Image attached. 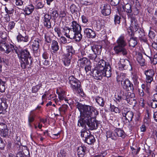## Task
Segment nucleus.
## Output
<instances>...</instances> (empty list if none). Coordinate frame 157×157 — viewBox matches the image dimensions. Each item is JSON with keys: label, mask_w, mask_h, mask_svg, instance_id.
Returning <instances> with one entry per match:
<instances>
[{"label": "nucleus", "mask_w": 157, "mask_h": 157, "mask_svg": "<svg viewBox=\"0 0 157 157\" xmlns=\"http://www.w3.org/2000/svg\"><path fill=\"white\" fill-rule=\"evenodd\" d=\"M76 107L80 112V118L78 121V125L84 128L87 125L91 130L98 128V123L95 117L98 111L93 106L78 103Z\"/></svg>", "instance_id": "1"}, {"label": "nucleus", "mask_w": 157, "mask_h": 157, "mask_svg": "<svg viewBox=\"0 0 157 157\" xmlns=\"http://www.w3.org/2000/svg\"><path fill=\"white\" fill-rule=\"evenodd\" d=\"M93 76L95 79L101 80L102 77H109L111 75V69L109 65L105 61L100 60L98 63L96 69L93 71Z\"/></svg>", "instance_id": "2"}, {"label": "nucleus", "mask_w": 157, "mask_h": 157, "mask_svg": "<svg viewBox=\"0 0 157 157\" xmlns=\"http://www.w3.org/2000/svg\"><path fill=\"white\" fill-rule=\"evenodd\" d=\"M20 59L21 60V66L23 68L26 67H29L31 65L32 61L29 52L27 49L22 50L20 54Z\"/></svg>", "instance_id": "3"}, {"label": "nucleus", "mask_w": 157, "mask_h": 157, "mask_svg": "<svg viewBox=\"0 0 157 157\" xmlns=\"http://www.w3.org/2000/svg\"><path fill=\"white\" fill-rule=\"evenodd\" d=\"M69 83L74 91H76L82 96L83 94L82 90L81 88L80 82L73 76H70L69 78Z\"/></svg>", "instance_id": "4"}, {"label": "nucleus", "mask_w": 157, "mask_h": 157, "mask_svg": "<svg viewBox=\"0 0 157 157\" xmlns=\"http://www.w3.org/2000/svg\"><path fill=\"white\" fill-rule=\"evenodd\" d=\"M0 51L6 54L14 52L17 53V48L16 47H15L12 44L7 43L5 41L0 42Z\"/></svg>", "instance_id": "5"}, {"label": "nucleus", "mask_w": 157, "mask_h": 157, "mask_svg": "<svg viewBox=\"0 0 157 157\" xmlns=\"http://www.w3.org/2000/svg\"><path fill=\"white\" fill-rule=\"evenodd\" d=\"M121 113L123 117L124 118L126 121H128L129 123L132 121L134 114L132 111L130 110L129 108L124 107L122 109Z\"/></svg>", "instance_id": "6"}, {"label": "nucleus", "mask_w": 157, "mask_h": 157, "mask_svg": "<svg viewBox=\"0 0 157 157\" xmlns=\"http://www.w3.org/2000/svg\"><path fill=\"white\" fill-rule=\"evenodd\" d=\"M119 69L120 70L132 69L131 65L127 59H121L119 63Z\"/></svg>", "instance_id": "7"}, {"label": "nucleus", "mask_w": 157, "mask_h": 157, "mask_svg": "<svg viewBox=\"0 0 157 157\" xmlns=\"http://www.w3.org/2000/svg\"><path fill=\"white\" fill-rule=\"evenodd\" d=\"M121 82L123 88L126 91H133L134 90L133 84L128 79H126L124 81L119 80Z\"/></svg>", "instance_id": "8"}, {"label": "nucleus", "mask_w": 157, "mask_h": 157, "mask_svg": "<svg viewBox=\"0 0 157 157\" xmlns=\"http://www.w3.org/2000/svg\"><path fill=\"white\" fill-rule=\"evenodd\" d=\"M41 41L39 39H36L33 41L32 48L34 53L36 56H38L39 55V49L40 47V43Z\"/></svg>", "instance_id": "9"}, {"label": "nucleus", "mask_w": 157, "mask_h": 157, "mask_svg": "<svg viewBox=\"0 0 157 157\" xmlns=\"http://www.w3.org/2000/svg\"><path fill=\"white\" fill-rule=\"evenodd\" d=\"M144 73L146 75L145 81L147 83L151 84L153 80V77L154 75V71L152 69L145 71Z\"/></svg>", "instance_id": "10"}, {"label": "nucleus", "mask_w": 157, "mask_h": 157, "mask_svg": "<svg viewBox=\"0 0 157 157\" xmlns=\"http://www.w3.org/2000/svg\"><path fill=\"white\" fill-rule=\"evenodd\" d=\"M101 12L104 15L107 16L111 13V8L109 5L108 4H103L101 7Z\"/></svg>", "instance_id": "11"}, {"label": "nucleus", "mask_w": 157, "mask_h": 157, "mask_svg": "<svg viewBox=\"0 0 157 157\" xmlns=\"http://www.w3.org/2000/svg\"><path fill=\"white\" fill-rule=\"evenodd\" d=\"M113 50L117 54L122 52L123 55H125L127 54L128 52L127 50L124 48V47L118 45H116L114 47Z\"/></svg>", "instance_id": "12"}, {"label": "nucleus", "mask_w": 157, "mask_h": 157, "mask_svg": "<svg viewBox=\"0 0 157 157\" xmlns=\"http://www.w3.org/2000/svg\"><path fill=\"white\" fill-rule=\"evenodd\" d=\"M134 96V94H131V93H128L127 98L125 100H126L127 103L129 105H132L133 106H135L136 103V101L135 99V98L133 97Z\"/></svg>", "instance_id": "13"}, {"label": "nucleus", "mask_w": 157, "mask_h": 157, "mask_svg": "<svg viewBox=\"0 0 157 157\" xmlns=\"http://www.w3.org/2000/svg\"><path fill=\"white\" fill-rule=\"evenodd\" d=\"M51 16L49 14H46L44 16V25L48 29L51 28V24L50 20Z\"/></svg>", "instance_id": "14"}, {"label": "nucleus", "mask_w": 157, "mask_h": 157, "mask_svg": "<svg viewBox=\"0 0 157 157\" xmlns=\"http://www.w3.org/2000/svg\"><path fill=\"white\" fill-rule=\"evenodd\" d=\"M71 29L74 32H81V27L76 21H73L71 22Z\"/></svg>", "instance_id": "15"}, {"label": "nucleus", "mask_w": 157, "mask_h": 157, "mask_svg": "<svg viewBox=\"0 0 157 157\" xmlns=\"http://www.w3.org/2000/svg\"><path fill=\"white\" fill-rule=\"evenodd\" d=\"M131 25V27L133 29H134L136 31H137L138 29L139 28V25L137 23V21L136 18L133 17H130Z\"/></svg>", "instance_id": "16"}, {"label": "nucleus", "mask_w": 157, "mask_h": 157, "mask_svg": "<svg viewBox=\"0 0 157 157\" xmlns=\"http://www.w3.org/2000/svg\"><path fill=\"white\" fill-rule=\"evenodd\" d=\"M84 33L86 36L89 38H94L96 36V34L94 32L90 29H85L84 30Z\"/></svg>", "instance_id": "17"}, {"label": "nucleus", "mask_w": 157, "mask_h": 157, "mask_svg": "<svg viewBox=\"0 0 157 157\" xmlns=\"http://www.w3.org/2000/svg\"><path fill=\"white\" fill-rule=\"evenodd\" d=\"M86 147L84 146L78 147L77 150L78 157H83L86 154Z\"/></svg>", "instance_id": "18"}, {"label": "nucleus", "mask_w": 157, "mask_h": 157, "mask_svg": "<svg viewBox=\"0 0 157 157\" xmlns=\"http://www.w3.org/2000/svg\"><path fill=\"white\" fill-rule=\"evenodd\" d=\"M34 10V6L32 4H30L26 6L23 9L24 12L26 15H29L32 13Z\"/></svg>", "instance_id": "19"}, {"label": "nucleus", "mask_w": 157, "mask_h": 157, "mask_svg": "<svg viewBox=\"0 0 157 157\" xmlns=\"http://www.w3.org/2000/svg\"><path fill=\"white\" fill-rule=\"evenodd\" d=\"M137 31L139 33V37L140 40L144 42H146L147 41V39L144 30H141V29L138 28Z\"/></svg>", "instance_id": "20"}, {"label": "nucleus", "mask_w": 157, "mask_h": 157, "mask_svg": "<svg viewBox=\"0 0 157 157\" xmlns=\"http://www.w3.org/2000/svg\"><path fill=\"white\" fill-rule=\"evenodd\" d=\"M91 50L94 52L100 53L102 50V46L101 45H94L90 47Z\"/></svg>", "instance_id": "21"}, {"label": "nucleus", "mask_w": 157, "mask_h": 157, "mask_svg": "<svg viewBox=\"0 0 157 157\" xmlns=\"http://www.w3.org/2000/svg\"><path fill=\"white\" fill-rule=\"evenodd\" d=\"M0 114L3 115L5 114L6 112V109L7 108L6 104L4 102H2L0 103Z\"/></svg>", "instance_id": "22"}, {"label": "nucleus", "mask_w": 157, "mask_h": 157, "mask_svg": "<svg viewBox=\"0 0 157 157\" xmlns=\"http://www.w3.org/2000/svg\"><path fill=\"white\" fill-rule=\"evenodd\" d=\"M84 141L88 144H91L95 142V139L94 136L90 134L89 136L85 139Z\"/></svg>", "instance_id": "23"}, {"label": "nucleus", "mask_w": 157, "mask_h": 157, "mask_svg": "<svg viewBox=\"0 0 157 157\" xmlns=\"http://www.w3.org/2000/svg\"><path fill=\"white\" fill-rule=\"evenodd\" d=\"M59 46L58 42L55 40L52 41L51 44V49L53 52H55L59 49Z\"/></svg>", "instance_id": "24"}, {"label": "nucleus", "mask_w": 157, "mask_h": 157, "mask_svg": "<svg viewBox=\"0 0 157 157\" xmlns=\"http://www.w3.org/2000/svg\"><path fill=\"white\" fill-rule=\"evenodd\" d=\"M114 131L116 133L117 136L123 138H124L125 137V133L122 130L119 128H117L114 130Z\"/></svg>", "instance_id": "25"}, {"label": "nucleus", "mask_w": 157, "mask_h": 157, "mask_svg": "<svg viewBox=\"0 0 157 157\" xmlns=\"http://www.w3.org/2000/svg\"><path fill=\"white\" fill-rule=\"evenodd\" d=\"M137 60L141 66H143L145 65V60L143 58L142 54L139 53L137 56Z\"/></svg>", "instance_id": "26"}, {"label": "nucleus", "mask_w": 157, "mask_h": 157, "mask_svg": "<svg viewBox=\"0 0 157 157\" xmlns=\"http://www.w3.org/2000/svg\"><path fill=\"white\" fill-rule=\"evenodd\" d=\"M78 63L79 64L81 67H83L89 63V61L86 58L83 57L78 59Z\"/></svg>", "instance_id": "27"}, {"label": "nucleus", "mask_w": 157, "mask_h": 157, "mask_svg": "<svg viewBox=\"0 0 157 157\" xmlns=\"http://www.w3.org/2000/svg\"><path fill=\"white\" fill-rule=\"evenodd\" d=\"M17 39L18 42H26L29 40L28 36H25V37H24L20 33H19V34L17 36Z\"/></svg>", "instance_id": "28"}, {"label": "nucleus", "mask_w": 157, "mask_h": 157, "mask_svg": "<svg viewBox=\"0 0 157 157\" xmlns=\"http://www.w3.org/2000/svg\"><path fill=\"white\" fill-rule=\"evenodd\" d=\"M117 45L125 47L126 45V43L124 39V37L120 36L117 40Z\"/></svg>", "instance_id": "29"}, {"label": "nucleus", "mask_w": 157, "mask_h": 157, "mask_svg": "<svg viewBox=\"0 0 157 157\" xmlns=\"http://www.w3.org/2000/svg\"><path fill=\"white\" fill-rule=\"evenodd\" d=\"M34 4L35 6L36 9H41L43 8L44 4L41 1L39 2V0H33Z\"/></svg>", "instance_id": "30"}, {"label": "nucleus", "mask_w": 157, "mask_h": 157, "mask_svg": "<svg viewBox=\"0 0 157 157\" xmlns=\"http://www.w3.org/2000/svg\"><path fill=\"white\" fill-rule=\"evenodd\" d=\"M106 136L107 138H110L113 140H115L117 139V136L116 133L114 131V132H112L110 131H108L106 132Z\"/></svg>", "instance_id": "31"}, {"label": "nucleus", "mask_w": 157, "mask_h": 157, "mask_svg": "<svg viewBox=\"0 0 157 157\" xmlns=\"http://www.w3.org/2000/svg\"><path fill=\"white\" fill-rule=\"evenodd\" d=\"M33 110L31 111L28 116V122L29 125L31 126V123L33 122L34 120V117L35 116V113L33 112Z\"/></svg>", "instance_id": "32"}, {"label": "nucleus", "mask_w": 157, "mask_h": 157, "mask_svg": "<svg viewBox=\"0 0 157 157\" xmlns=\"http://www.w3.org/2000/svg\"><path fill=\"white\" fill-rule=\"evenodd\" d=\"M129 45L130 47L132 48H134L137 44L136 38L133 37H130V39L128 41Z\"/></svg>", "instance_id": "33"}, {"label": "nucleus", "mask_w": 157, "mask_h": 157, "mask_svg": "<svg viewBox=\"0 0 157 157\" xmlns=\"http://www.w3.org/2000/svg\"><path fill=\"white\" fill-rule=\"evenodd\" d=\"M66 48L67 52L68 53V54H66V56H71L72 54H73L75 53V51L74 49L73 48L72 46H66Z\"/></svg>", "instance_id": "34"}, {"label": "nucleus", "mask_w": 157, "mask_h": 157, "mask_svg": "<svg viewBox=\"0 0 157 157\" xmlns=\"http://www.w3.org/2000/svg\"><path fill=\"white\" fill-rule=\"evenodd\" d=\"M91 51L90 47L85 48L84 50L81 51V53L82 56H88L90 52Z\"/></svg>", "instance_id": "35"}, {"label": "nucleus", "mask_w": 157, "mask_h": 157, "mask_svg": "<svg viewBox=\"0 0 157 157\" xmlns=\"http://www.w3.org/2000/svg\"><path fill=\"white\" fill-rule=\"evenodd\" d=\"M95 100L96 102L99 105L102 107L104 106L105 104V101L102 98L99 96H97L95 98Z\"/></svg>", "instance_id": "36"}, {"label": "nucleus", "mask_w": 157, "mask_h": 157, "mask_svg": "<svg viewBox=\"0 0 157 157\" xmlns=\"http://www.w3.org/2000/svg\"><path fill=\"white\" fill-rule=\"evenodd\" d=\"M70 9L71 13L73 14L77 13L78 11V7L74 4H72L70 7Z\"/></svg>", "instance_id": "37"}, {"label": "nucleus", "mask_w": 157, "mask_h": 157, "mask_svg": "<svg viewBox=\"0 0 157 157\" xmlns=\"http://www.w3.org/2000/svg\"><path fill=\"white\" fill-rule=\"evenodd\" d=\"M148 84H147L146 85L142 84L141 85V88L146 93L148 94H149L150 91V86L149 85H148Z\"/></svg>", "instance_id": "38"}, {"label": "nucleus", "mask_w": 157, "mask_h": 157, "mask_svg": "<svg viewBox=\"0 0 157 157\" xmlns=\"http://www.w3.org/2000/svg\"><path fill=\"white\" fill-rule=\"evenodd\" d=\"M124 10L127 13H131L132 11L131 6L129 4H126L125 6L123 7Z\"/></svg>", "instance_id": "39"}, {"label": "nucleus", "mask_w": 157, "mask_h": 157, "mask_svg": "<svg viewBox=\"0 0 157 157\" xmlns=\"http://www.w3.org/2000/svg\"><path fill=\"white\" fill-rule=\"evenodd\" d=\"M81 32H77L75 35V40L77 41L81 40L82 38V35L81 33Z\"/></svg>", "instance_id": "40"}, {"label": "nucleus", "mask_w": 157, "mask_h": 157, "mask_svg": "<svg viewBox=\"0 0 157 157\" xmlns=\"http://www.w3.org/2000/svg\"><path fill=\"white\" fill-rule=\"evenodd\" d=\"M67 56L68 57L65 58L64 60H63L64 65L66 66H68L70 65L71 63L70 59L71 56Z\"/></svg>", "instance_id": "41"}, {"label": "nucleus", "mask_w": 157, "mask_h": 157, "mask_svg": "<svg viewBox=\"0 0 157 157\" xmlns=\"http://www.w3.org/2000/svg\"><path fill=\"white\" fill-rule=\"evenodd\" d=\"M144 122L145 124H146L147 126H149L151 123V120L149 116V114L147 113V116L145 118L144 120Z\"/></svg>", "instance_id": "42"}, {"label": "nucleus", "mask_w": 157, "mask_h": 157, "mask_svg": "<svg viewBox=\"0 0 157 157\" xmlns=\"http://www.w3.org/2000/svg\"><path fill=\"white\" fill-rule=\"evenodd\" d=\"M68 107L67 105L64 104L59 108V110L60 112H63L65 113L67 111Z\"/></svg>", "instance_id": "43"}, {"label": "nucleus", "mask_w": 157, "mask_h": 157, "mask_svg": "<svg viewBox=\"0 0 157 157\" xmlns=\"http://www.w3.org/2000/svg\"><path fill=\"white\" fill-rule=\"evenodd\" d=\"M88 57L91 59L94 60L96 62L98 61L97 55L96 53L95 52H94L93 54L90 53Z\"/></svg>", "instance_id": "44"}, {"label": "nucleus", "mask_w": 157, "mask_h": 157, "mask_svg": "<svg viewBox=\"0 0 157 157\" xmlns=\"http://www.w3.org/2000/svg\"><path fill=\"white\" fill-rule=\"evenodd\" d=\"M58 97L59 99L61 101L64 100L65 101H67V100L65 98V93L63 91H61L58 94Z\"/></svg>", "instance_id": "45"}, {"label": "nucleus", "mask_w": 157, "mask_h": 157, "mask_svg": "<svg viewBox=\"0 0 157 157\" xmlns=\"http://www.w3.org/2000/svg\"><path fill=\"white\" fill-rule=\"evenodd\" d=\"M5 83L0 79V94L4 92L5 90Z\"/></svg>", "instance_id": "46"}, {"label": "nucleus", "mask_w": 157, "mask_h": 157, "mask_svg": "<svg viewBox=\"0 0 157 157\" xmlns=\"http://www.w3.org/2000/svg\"><path fill=\"white\" fill-rule=\"evenodd\" d=\"M110 108L112 111L116 113H119L120 112V110L118 107H115L114 105H110Z\"/></svg>", "instance_id": "47"}, {"label": "nucleus", "mask_w": 157, "mask_h": 157, "mask_svg": "<svg viewBox=\"0 0 157 157\" xmlns=\"http://www.w3.org/2000/svg\"><path fill=\"white\" fill-rule=\"evenodd\" d=\"M119 95L122 98L123 100H125L127 98L126 93L123 90H121Z\"/></svg>", "instance_id": "48"}, {"label": "nucleus", "mask_w": 157, "mask_h": 157, "mask_svg": "<svg viewBox=\"0 0 157 157\" xmlns=\"http://www.w3.org/2000/svg\"><path fill=\"white\" fill-rule=\"evenodd\" d=\"M81 136L82 137H85V138H86V137L87 136H88L89 134L88 133L86 129H82L81 131Z\"/></svg>", "instance_id": "49"}, {"label": "nucleus", "mask_w": 157, "mask_h": 157, "mask_svg": "<svg viewBox=\"0 0 157 157\" xmlns=\"http://www.w3.org/2000/svg\"><path fill=\"white\" fill-rule=\"evenodd\" d=\"M8 129H7L0 131V134L1 136L3 137H6L8 135Z\"/></svg>", "instance_id": "50"}, {"label": "nucleus", "mask_w": 157, "mask_h": 157, "mask_svg": "<svg viewBox=\"0 0 157 157\" xmlns=\"http://www.w3.org/2000/svg\"><path fill=\"white\" fill-rule=\"evenodd\" d=\"M77 32H74L73 30H71L70 29V32L69 33V37H68V38L71 39H74L75 38V35Z\"/></svg>", "instance_id": "51"}, {"label": "nucleus", "mask_w": 157, "mask_h": 157, "mask_svg": "<svg viewBox=\"0 0 157 157\" xmlns=\"http://www.w3.org/2000/svg\"><path fill=\"white\" fill-rule=\"evenodd\" d=\"M67 12L65 10H61L59 12V16L60 17L64 18L66 17Z\"/></svg>", "instance_id": "52"}, {"label": "nucleus", "mask_w": 157, "mask_h": 157, "mask_svg": "<svg viewBox=\"0 0 157 157\" xmlns=\"http://www.w3.org/2000/svg\"><path fill=\"white\" fill-rule=\"evenodd\" d=\"M63 33L64 34V35L66 36L68 38V37H69V33L70 32V28L67 29L66 28H64L63 29Z\"/></svg>", "instance_id": "53"}, {"label": "nucleus", "mask_w": 157, "mask_h": 157, "mask_svg": "<svg viewBox=\"0 0 157 157\" xmlns=\"http://www.w3.org/2000/svg\"><path fill=\"white\" fill-rule=\"evenodd\" d=\"M40 87V86L39 85H37L35 86H33L32 88V91L33 93H36L39 90Z\"/></svg>", "instance_id": "54"}, {"label": "nucleus", "mask_w": 157, "mask_h": 157, "mask_svg": "<svg viewBox=\"0 0 157 157\" xmlns=\"http://www.w3.org/2000/svg\"><path fill=\"white\" fill-rule=\"evenodd\" d=\"M103 26V25L99 22V23H97L96 26L95 28V29L97 31H99L101 29Z\"/></svg>", "instance_id": "55"}, {"label": "nucleus", "mask_w": 157, "mask_h": 157, "mask_svg": "<svg viewBox=\"0 0 157 157\" xmlns=\"http://www.w3.org/2000/svg\"><path fill=\"white\" fill-rule=\"evenodd\" d=\"M8 129L7 125L5 123H0V131Z\"/></svg>", "instance_id": "56"}, {"label": "nucleus", "mask_w": 157, "mask_h": 157, "mask_svg": "<svg viewBox=\"0 0 157 157\" xmlns=\"http://www.w3.org/2000/svg\"><path fill=\"white\" fill-rule=\"evenodd\" d=\"M15 23L13 21H11L9 23L8 29L9 30H11L14 28Z\"/></svg>", "instance_id": "57"}, {"label": "nucleus", "mask_w": 157, "mask_h": 157, "mask_svg": "<svg viewBox=\"0 0 157 157\" xmlns=\"http://www.w3.org/2000/svg\"><path fill=\"white\" fill-rule=\"evenodd\" d=\"M5 10L7 14H11L13 12V9L12 8L8 9L7 7H5Z\"/></svg>", "instance_id": "58"}, {"label": "nucleus", "mask_w": 157, "mask_h": 157, "mask_svg": "<svg viewBox=\"0 0 157 157\" xmlns=\"http://www.w3.org/2000/svg\"><path fill=\"white\" fill-rule=\"evenodd\" d=\"M67 155V153L66 151L63 149L60 150L59 155L60 157H65Z\"/></svg>", "instance_id": "59"}, {"label": "nucleus", "mask_w": 157, "mask_h": 157, "mask_svg": "<svg viewBox=\"0 0 157 157\" xmlns=\"http://www.w3.org/2000/svg\"><path fill=\"white\" fill-rule=\"evenodd\" d=\"M121 17L117 15H116L114 17V22L115 24H119L120 23Z\"/></svg>", "instance_id": "60"}, {"label": "nucleus", "mask_w": 157, "mask_h": 157, "mask_svg": "<svg viewBox=\"0 0 157 157\" xmlns=\"http://www.w3.org/2000/svg\"><path fill=\"white\" fill-rule=\"evenodd\" d=\"M51 14L55 19L58 16V13L56 10L52 11Z\"/></svg>", "instance_id": "61"}, {"label": "nucleus", "mask_w": 157, "mask_h": 157, "mask_svg": "<svg viewBox=\"0 0 157 157\" xmlns=\"http://www.w3.org/2000/svg\"><path fill=\"white\" fill-rule=\"evenodd\" d=\"M127 32L130 37H133L134 36V34L131 28L127 29Z\"/></svg>", "instance_id": "62"}, {"label": "nucleus", "mask_w": 157, "mask_h": 157, "mask_svg": "<svg viewBox=\"0 0 157 157\" xmlns=\"http://www.w3.org/2000/svg\"><path fill=\"white\" fill-rule=\"evenodd\" d=\"M120 0H111V5L116 6L118 5Z\"/></svg>", "instance_id": "63"}, {"label": "nucleus", "mask_w": 157, "mask_h": 157, "mask_svg": "<svg viewBox=\"0 0 157 157\" xmlns=\"http://www.w3.org/2000/svg\"><path fill=\"white\" fill-rule=\"evenodd\" d=\"M151 105L153 109L156 108L157 107V101L153 100L151 102Z\"/></svg>", "instance_id": "64"}]
</instances>
